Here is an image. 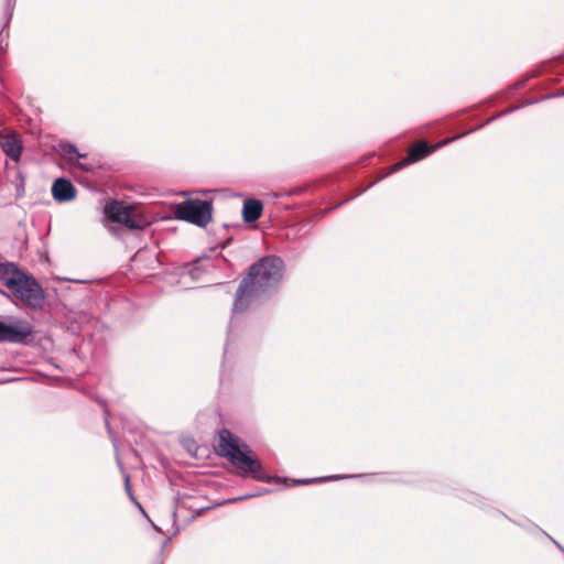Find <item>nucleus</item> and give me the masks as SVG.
Instances as JSON below:
<instances>
[{"mask_svg":"<svg viewBox=\"0 0 564 564\" xmlns=\"http://www.w3.org/2000/svg\"><path fill=\"white\" fill-rule=\"evenodd\" d=\"M283 276V261L275 256H269L253 263L249 274L245 278L237 291L234 303V312H242L246 308L245 300H252L260 294L276 288Z\"/></svg>","mask_w":564,"mask_h":564,"instance_id":"nucleus-1","label":"nucleus"},{"mask_svg":"<svg viewBox=\"0 0 564 564\" xmlns=\"http://www.w3.org/2000/svg\"><path fill=\"white\" fill-rule=\"evenodd\" d=\"M0 280L28 306L41 308L44 304V292L39 282L11 262L0 264Z\"/></svg>","mask_w":564,"mask_h":564,"instance_id":"nucleus-2","label":"nucleus"},{"mask_svg":"<svg viewBox=\"0 0 564 564\" xmlns=\"http://www.w3.org/2000/svg\"><path fill=\"white\" fill-rule=\"evenodd\" d=\"M218 455L226 457L241 474H251L256 479H262L261 464L258 459L251 457L252 451L248 445H239L238 438L230 431L224 429L219 432L217 446Z\"/></svg>","mask_w":564,"mask_h":564,"instance_id":"nucleus-3","label":"nucleus"},{"mask_svg":"<svg viewBox=\"0 0 564 564\" xmlns=\"http://www.w3.org/2000/svg\"><path fill=\"white\" fill-rule=\"evenodd\" d=\"M212 204L202 199H189L178 204L175 210L178 219L204 227L212 220Z\"/></svg>","mask_w":564,"mask_h":564,"instance_id":"nucleus-4","label":"nucleus"},{"mask_svg":"<svg viewBox=\"0 0 564 564\" xmlns=\"http://www.w3.org/2000/svg\"><path fill=\"white\" fill-rule=\"evenodd\" d=\"M106 215L115 223L121 224L129 229H142L147 221L131 214V207L120 202L112 200L105 206Z\"/></svg>","mask_w":564,"mask_h":564,"instance_id":"nucleus-5","label":"nucleus"},{"mask_svg":"<svg viewBox=\"0 0 564 564\" xmlns=\"http://www.w3.org/2000/svg\"><path fill=\"white\" fill-rule=\"evenodd\" d=\"M32 335L29 323L15 319L10 324L0 322V343H24Z\"/></svg>","mask_w":564,"mask_h":564,"instance_id":"nucleus-6","label":"nucleus"},{"mask_svg":"<svg viewBox=\"0 0 564 564\" xmlns=\"http://www.w3.org/2000/svg\"><path fill=\"white\" fill-rule=\"evenodd\" d=\"M52 194L57 202H69L75 198L76 189L68 180L57 178L52 185Z\"/></svg>","mask_w":564,"mask_h":564,"instance_id":"nucleus-7","label":"nucleus"},{"mask_svg":"<svg viewBox=\"0 0 564 564\" xmlns=\"http://www.w3.org/2000/svg\"><path fill=\"white\" fill-rule=\"evenodd\" d=\"M3 152L18 162L22 153V143L15 135H6L0 142Z\"/></svg>","mask_w":564,"mask_h":564,"instance_id":"nucleus-8","label":"nucleus"},{"mask_svg":"<svg viewBox=\"0 0 564 564\" xmlns=\"http://www.w3.org/2000/svg\"><path fill=\"white\" fill-rule=\"evenodd\" d=\"M263 205L258 199L249 198L243 204L242 216L245 221L253 223L261 217Z\"/></svg>","mask_w":564,"mask_h":564,"instance_id":"nucleus-9","label":"nucleus"},{"mask_svg":"<svg viewBox=\"0 0 564 564\" xmlns=\"http://www.w3.org/2000/svg\"><path fill=\"white\" fill-rule=\"evenodd\" d=\"M432 150L433 148L429 147L427 143L420 141L415 143L413 147H411V149L409 150L408 158L405 159V162H417L426 158L432 152Z\"/></svg>","mask_w":564,"mask_h":564,"instance_id":"nucleus-10","label":"nucleus"},{"mask_svg":"<svg viewBox=\"0 0 564 564\" xmlns=\"http://www.w3.org/2000/svg\"><path fill=\"white\" fill-rule=\"evenodd\" d=\"M62 153L69 162H75L84 156V154H80L76 147L70 143L62 145Z\"/></svg>","mask_w":564,"mask_h":564,"instance_id":"nucleus-11","label":"nucleus"},{"mask_svg":"<svg viewBox=\"0 0 564 564\" xmlns=\"http://www.w3.org/2000/svg\"><path fill=\"white\" fill-rule=\"evenodd\" d=\"M124 487H126V491L127 494L129 495L131 501L138 506L139 508H141L140 503L135 500L134 496L132 495V491H131V488H130V479H129V476H126L124 478Z\"/></svg>","mask_w":564,"mask_h":564,"instance_id":"nucleus-12","label":"nucleus"},{"mask_svg":"<svg viewBox=\"0 0 564 564\" xmlns=\"http://www.w3.org/2000/svg\"><path fill=\"white\" fill-rule=\"evenodd\" d=\"M296 482H297V484H308V482H310V480H306V479H305V480H297Z\"/></svg>","mask_w":564,"mask_h":564,"instance_id":"nucleus-13","label":"nucleus"},{"mask_svg":"<svg viewBox=\"0 0 564 564\" xmlns=\"http://www.w3.org/2000/svg\"><path fill=\"white\" fill-rule=\"evenodd\" d=\"M77 164H78V166H82V167H84L85 170H88V167L84 166L82 163H77Z\"/></svg>","mask_w":564,"mask_h":564,"instance_id":"nucleus-14","label":"nucleus"}]
</instances>
